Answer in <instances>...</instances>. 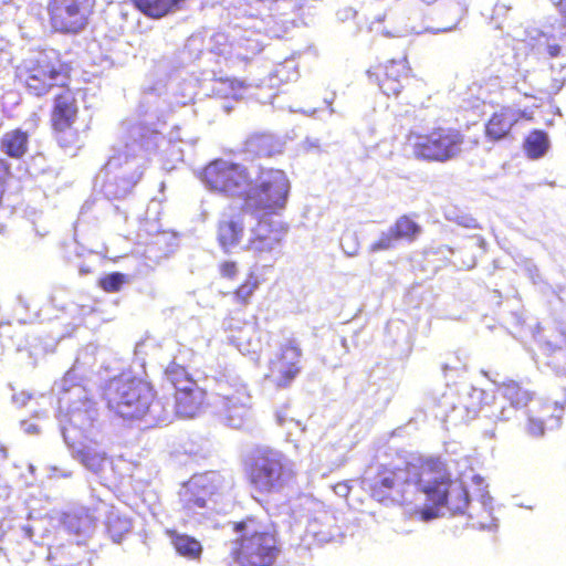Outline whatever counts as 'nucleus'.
I'll use <instances>...</instances> for the list:
<instances>
[{"label": "nucleus", "mask_w": 566, "mask_h": 566, "mask_svg": "<svg viewBox=\"0 0 566 566\" xmlns=\"http://www.w3.org/2000/svg\"><path fill=\"white\" fill-rule=\"evenodd\" d=\"M546 51L551 57H556L560 54L562 48L559 44L553 43L547 45Z\"/></svg>", "instance_id": "nucleus-32"}, {"label": "nucleus", "mask_w": 566, "mask_h": 566, "mask_svg": "<svg viewBox=\"0 0 566 566\" xmlns=\"http://www.w3.org/2000/svg\"><path fill=\"white\" fill-rule=\"evenodd\" d=\"M73 62L54 49L40 51L22 62L17 78L30 95L43 97L54 87L62 88L72 78Z\"/></svg>", "instance_id": "nucleus-5"}, {"label": "nucleus", "mask_w": 566, "mask_h": 566, "mask_svg": "<svg viewBox=\"0 0 566 566\" xmlns=\"http://www.w3.org/2000/svg\"><path fill=\"white\" fill-rule=\"evenodd\" d=\"M526 111L503 105L493 111L484 123V138L488 143L496 145L514 139V130L521 120H531Z\"/></svg>", "instance_id": "nucleus-14"}, {"label": "nucleus", "mask_w": 566, "mask_h": 566, "mask_svg": "<svg viewBox=\"0 0 566 566\" xmlns=\"http://www.w3.org/2000/svg\"><path fill=\"white\" fill-rule=\"evenodd\" d=\"M129 282V275L120 272H112L99 277L98 286L106 293H117Z\"/></svg>", "instance_id": "nucleus-26"}, {"label": "nucleus", "mask_w": 566, "mask_h": 566, "mask_svg": "<svg viewBox=\"0 0 566 566\" xmlns=\"http://www.w3.org/2000/svg\"><path fill=\"white\" fill-rule=\"evenodd\" d=\"M3 227L2 220H0V229Z\"/></svg>", "instance_id": "nucleus-35"}, {"label": "nucleus", "mask_w": 566, "mask_h": 566, "mask_svg": "<svg viewBox=\"0 0 566 566\" xmlns=\"http://www.w3.org/2000/svg\"><path fill=\"white\" fill-rule=\"evenodd\" d=\"M417 489L426 495L428 506L415 511L422 521L438 516L440 507L451 514H462L469 506V492L462 481L452 478L448 463L439 455L419 460L415 473Z\"/></svg>", "instance_id": "nucleus-1"}, {"label": "nucleus", "mask_w": 566, "mask_h": 566, "mask_svg": "<svg viewBox=\"0 0 566 566\" xmlns=\"http://www.w3.org/2000/svg\"><path fill=\"white\" fill-rule=\"evenodd\" d=\"M187 0H130L132 4L145 17L163 19L180 11Z\"/></svg>", "instance_id": "nucleus-19"}, {"label": "nucleus", "mask_w": 566, "mask_h": 566, "mask_svg": "<svg viewBox=\"0 0 566 566\" xmlns=\"http://www.w3.org/2000/svg\"><path fill=\"white\" fill-rule=\"evenodd\" d=\"M109 406L124 419H145L150 423L165 421L169 408L157 399L153 385L140 378L118 379L109 391Z\"/></svg>", "instance_id": "nucleus-4"}, {"label": "nucleus", "mask_w": 566, "mask_h": 566, "mask_svg": "<svg viewBox=\"0 0 566 566\" xmlns=\"http://www.w3.org/2000/svg\"><path fill=\"white\" fill-rule=\"evenodd\" d=\"M96 0H48V21L52 31L62 34L81 32L90 21Z\"/></svg>", "instance_id": "nucleus-11"}, {"label": "nucleus", "mask_w": 566, "mask_h": 566, "mask_svg": "<svg viewBox=\"0 0 566 566\" xmlns=\"http://www.w3.org/2000/svg\"><path fill=\"white\" fill-rule=\"evenodd\" d=\"M243 471L247 483L259 501L281 494L296 476L291 460L272 448L254 449L244 460Z\"/></svg>", "instance_id": "nucleus-3"}, {"label": "nucleus", "mask_w": 566, "mask_h": 566, "mask_svg": "<svg viewBox=\"0 0 566 566\" xmlns=\"http://www.w3.org/2000/svg\"><path fill=\"white\" fill-rule=\"evenodd\" d=\"M29 148V134L20 128L4 133L0 138V150L10 158L20 159Z\"/></svg>", "instance_id": "nucleus-20"}, {"label": "nucleus", "mask_w": 566, "mask_h": 566, "mask_svg": "<svg viewBox=\"0 0 566 566\" xmlns=\"http://www.w3.org/2000/svg\"><path fill=\"white\" fill-rule=\"evenodd\" d=\"M217 491H218L217 486H213L210 490H206L205 496L189 500V504L192 503V504L197 505L198 507H205L206 506V496H210V495L214 494Z\"/></svg>", "instance_id": "nucleus-30"}, {"label": "nucleus", "mask_w": 566, "mask_h": 566, "mask_svg": "<svg viewBox=\"0 0 566 566\" xmlns=\"http://www.w3.org/2000/svg\"><path fill=\"white\" fill-rule=\"evenodd\" d=\"M259 51H260L259 48H255L253 53H258Z\"/></svg>", "instance_id": "nucleus-34"}, {"label": "nucleus", "mask_w": 566, "mask_h": 566, "mask_svg": "<svg viewBox=\"0 0 566 566\" xmlns=\"http://www.w3.org/2000/svg\"><path fill=\"white\" fill-rule=\"evenodd\" d=\"M260 285L259 274L255 271H249L244 280L232 292L234 303L241 307L248 306Z\"/></svg>", "instance_id": "nucleus-23"}, {"label": "nucleus", "mask_w": 566, "mask_h": 566, "mask_svg": "<svg viewBox=\"0 0 566 566\" xmlns=\"http://www.w3.org/2000/svg\"><path fill=\"white\" fill-rule=\"evenodd\" d=\"M244 233V221L239 214L228 216L217 223V241L226 253L231 252L242 242Z\"/></svg>", "instance_id": "nucleus-18"}, {"label": "nucleus", "mask_w": 566, "mask_h": 566, "mask_svg": "<svg viewBox=\"0 0 566 566\" xmlns=\"http://www.w3.org/2000/svg\"><path fill=\"white\" fill-rule=\"evenodd\" d=\"M235 537L230 551L238 566H274L281 554V542L275 526L256 515H247L230 522Z\"/></svg>", "instance_id": "nucleus-2"}, {"label": "nucleus", "mask_w": 566, "mask_h": 566, "mask_svg": "<svg viewBox=\"0 0 566 566\" xmlns=\"http://www.w3.org/2000/svg\"><path fill=\"white\" fill-rule=\"evenodd\" d=\"M526 430L528 434L533 437H542L545 433V421L544 419L530 416L527 418Z\"/></svg>", "instance_id": "nucleus-28"}, {"label": "nucleus", "mask_w": 566, "mask_h": 566, "mask_svg": "<svg viewBox=\"0 0 566 566\" xmlns=\"http://www.w3.org/2000/svg\"><path fill=\"white\" fill-rule=\"evenodd\" d=\"M80 90L69 84L60 88L52 98L49 114L51 134L60 147L77 148L81 145V101Z\"/></svg>", "instance_id": "nucleus-8"}, {"label": "nucleus", "mask_w": 566, "mask_h": 566, "mask_svg": "<svg viewBox=\"0 0 566 566\" xmlns=\"http://www.w3.org/2000/svg\"><path fill=\"white\" fill-rule=\"evenodd\" d=\"M500 391L514 408H523L532 400V392L521 386V384L509 380L500 386Z\"/></svg>", "instance_id": "nucleus-24"}, {"label": "nucleus", "mask_w": 566, "mask_h": 566, "mask_svg": "<svg viewBox=\"0 0 566 566\" xmlns=\"http://www.w3.org/2000/svg\"><path fill=\"white\" fill-rule=\"evenodd\" d=\"M367 75L388 97H397L416 81L408 54L403 51L397 59H389L367 70Z\"/></svg>", "instance_id": "nucleus-12"}, {"label": "nucleus", "mask_w": 566, "mask_h": 566, "mask_svg": "<svg viewBox=\"0 0 566 566\" xmlns=\"http://www.w3.org/2000/svg\"><path fill=\"white\" fill-rule=\"evenodd\" d=\"M201 179L211 191L241 199L247 187L252 184L248 167L223 158L206 165L201 171Z\"/></svg>", "instance_id": "nucleus-10"}, {"label": "nucleus", "mask_w": 566, "mask_h": 566, "mask_svg": "<svg viewBox=\"0 0 566 566\" xmlns=\"http://www.w3.org/2000/svg\"><path fill=\"white\" fill-rule=\"evenodd\" d=\"M407 140L417 159L429 163H447L458 158L463 146L475 148L480 145V136L469 137L452 126H436L426 133L410 132Z\"/></svg>", "instance_id": "nucleus-6"}, {"label": "nucleus", "mask_w": 566, "mask_h": 566, "mask_svg": "<svg viewBox=\"0 0 566 566\" xmlns=\"http://www.w3.org/2000/svg\"><path fill=\"white\" fill-rule=\"evenodd\" d=\"M549 146L547 134L543 130H532L524 142V150L530 158L542 157Z\"/></svg>", "instance_id": "nucleus-25"}, {"label": "nucleus", "mask_w": 566, "mask_h": 566, "mask_svg": "<svg viewBox=\"0 0 566 566\" xmlns=\"http://www.w3.org/2000/svg\"><path fill=\"white\" fill-rule=\"evenodd\" d=\"M129 156L127 154H117L115 156H113L108 163H107V166L109 168H118L122 164L124 163H127Z\"/></svg>", "instance_id": "nucleus-29"}, {"label": "nucleus", "mask_w": 566, "mask_h": 566, "mask_svg": "<svg viewBox=\"0 0 566 566\" xmlns=\"http://www.w3.org/2000/svg\"><path fill=\"white\" fill-rule=\"evenodd\" d=\"M302 348L296 340L290 339L282 344L269 361L266 379L277 388L289 387L302 370Z\"/></svg>", "instance_id": "nucleus-13"}, {"label": "nucleus", "mask_w": 566, "mask_h": 566, "mask_svg": "<svg viewBox=\"0 0 566 566\" xmlns=\"http://www.w3.org/2000/svg\"><path fill=\"white\" fill-rule=\"evenodd\" d=\"M243 151L253 157H272L277 153L276 142L269 134L255 133L244 140Z\"/></svg>", "instance_id": "nucleus-22"}, {"label": "nucleus", "mask_w": 566, "mask_h": 566, "mask_svg": "<svg viewBox=\"0 0 566 566\" xmlns=\"http://www.w3.org/2000/svg\"><path fill=\"white\" fill-rule=\"evenodd\" d=\"M166 534L178 555L190 560L200 559L203 548L198 539L187 534L178 533L176 530H167Z\"/></svg>", "instance_id": "nucleus-21"}, {"label": "nucleus", "mask_w": 566, "mask_h": 566, "mask_svg": "<svg viewBox=\"0 0 566 566\" xmlns=\"http://www.w3.org/2000/svg\"><path fill=\"white\" fill-rule=\"evenodd\" d=\"M399 471V469L382 467L369 486L370 496L385 504H411V501L400 492Z\"/></svg>", "instance_id": "nucleus-17"}, {"label": "nucleus", "mask_w": 566, "mask_h": 566, "mask_svg": "<svg viewBox=\"0 0 566 566\" xmlns=\"http://www.w3.org/2000/svg\"><path fill=\"white\" fill-rule=\"evenodd\" d=\"M166 381L174 388L172 411L181 418H193L208 406L207 391L182 365L171 361L164 371Z\"/></svg>", "instance_id": "nucleus-9"}, {"label": "nucleus", "mask_w": 566, "mask_h": 566, "mask_svg": "<svg viewBox=\"0 0 566 566\" xmlns=\"http://www.w3.org/2000/svg\"><path fill=\"white\" fill-rule=\"evenodd\" d=\"M289 192L290 181L284 170L261 167L255 182L247 187L243 208L265 216L275 214L285 208Z\"/></svg>", "instance_id": "nucleus-7"}, {"label": "nucleus", "mask_w": 566, "mask_h": 566, "mask_svg": "<svg viewBox=\"0 0 566 566\" xmlns=\"http://www.w3.org/2000/svg\"><path fill=\"white\" fill-rule=\"evenodd\" d=\"M421 226L410 216L402 214L396 219L387 232L369 245L370 252H379L395 248L399 241L413 242L421 233Z\"/></svg>", "instance_id": "nucleus-16"}, {"label": "nucleus", "mask_w": 566, "mask_h": 566, "mask_svg": "<svg viewBox=\"0 0 566 566\" xmlns=\"http://www.w3.org/2000/svg\"><path fill=\"white\" fill-rule=\"evenodd\" d=\"M221 277L233 281L239 274V264L233 260H226L219 264Z\"/></svg>", "instance_id": "nucleus-27"}, {"label": "nucleus", "mask_w": 566, "mask_h": 566, "mask_svg": "<svg viewBox=\"0 0 566 566\" xmlns=\"http://www.w3.org/2000/svg\"><path fill=\"white\" fill-rule=\"evenodd\" d=\"M286 227L281 222H274L262 214L256 224L251 229L250 237L244 245L248 251L264 253L272 251L283 239Z\"/></svg>", "instance_id": "nucleus-15"}, {"label": "nucleus", "mask_w": 566, "mask_h": 566, "mask_svg": "<svg viewBox=\"0 0 566 566\" xmlns=\"http://www.w3.org/2000/svg\"><path fill=\"white\" fill-rule=\"evenodd\" d=\"M558 13L560 15V23L564 28H566V0H558L555 3Z\"/></svg>", "instance_id": "nucleus-31"}, {"label": "nucleus", "mask_w": 566, "mask_h": 566, "mask_svg": "<svg viewBox=\"0 0 566 566\" xmlns=\"http://www.w3.org/2000/svg\"><path fill=\"white\" fill-rule=\"evenodd\" d=\"M139 178H140V174H138L137 177L133 180V184H136Z\"/></svg>", "instance_id": "nucleus-33"}]
</instances>
